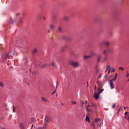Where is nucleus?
Returning a JSON list of instances; mask_svg holds the SVG:
<instances>
[{"label": "nucleus", "mask_w": 129, "mask_h": 129, "mask_svg": "<svg viewBox=\"0 0 129 129\" xmlns=\"http://www.w3.org/2000/svg\"><path fill=\"white\" fill-rule=\"evenodd\" d=\"M116 78H117V74H115V77L114 79H112V80H110V87L111 89H113L114 88V84H113V82L116 80Z\"/></svg>", "instance_id": "nucleus-1"}, {"label": "nucleus", "mask_w": 129, "mask_h": 129, "mask_svg": "<svg viewBox=\"0 0 129 129\" xmlns=\"http://www.w3.org/2000/svg\"><path fill=\"white\" fill-rule=\"evenodd\" d=\"M70 65H71V66H73V67H79L80 66V64L76 61H70L69 62Z\"/></svg>", "instance_id": "nucleus-2"}, {"label": "nucleus", "mask_w": 129, "mask_h": 129, "mask_svg": "<svg viewBox=\"0 0 129 129\" xmlns=\"http://www.w3.org/2000/svg\"><path fill=\"white\" fill-rule=\"evenodd\" d=\"M45 121L46 122H49V121H52V117L49 116H46L45 118Z\"/></svg>", "instance_id": "nucleus-3"}, {"label": "nucleus", "mask_w": 129, "mask_h": 129, "mask_svg": "<svg viewBox=\"0 0 129 129\" xmlns=\"http://www.w3.org/2000/svg\"><path fill=\"white\" fill-rule=\"evenodd\" d=\"M100 95V93H95L94 95V97L96 99V100H97L99 98V96Z\"/></svg>", "instance_id": "nucleus-4"}, {"label": "nucleus", "mask_w": 129, "mask_h": 129, "mask_svg": "<svg viewBox=\"0 0 129 129\" xmlns=\"http://www.w3.org/2000/svg\"><path fill=\"white\" fill-rule=\"evenodd\" d=\"M97 83L98 84L99 88H102V87H103V83L100 82L99 81H98L97 82Z\"/></svg>", "instance_id": "nucleus-5"}, {"label": "nucleus", "mask_w": 129, "mask_h": 129, "mask_svg": "<svg viewBox=\"0 0 129 129\" xmlns=\"http://www.w3.org/2000/svg\"><path fill=\"white\" fill-rule=\"evenodd\" d=\"M101 45H106V46H108L109 45V42H103L101 43Z\"/></svg>", "instance_id": "nucleus-6"}, {"label": "nucleus", "mask_w": 129, "mask_h": 129, "mask_svg": "<svg viewBox=\"0 0 129 129\" xmlns=\"http://www.w3.org/2000/svg\"><path fill=\"white\" fill-rule=\"evenodd\" d=\"M91 57H92V55H84L83 56V59H85V60H86V59H88L89 58H91Z\"/></svg>", "instance_id": "nucleus-7"}, {"label": "nucleus", "mask_w": 129, "mask_h": 129, "mask_svg": "<svg viewBox=\"0 0 129 129\" xmlns=\"http://www.w3.org/2000/svg\"><path fill=\"white\" fill-rule=\"evenodd\" d=\"M63 20L66 22H68V21H69V20H70V18L69 17L64 16V17H63Z\"/></svg>", "instance_id": "nucleus-8"}, {"label": "nucleus", "mask_w": 129, "mask_h": 129, "mask_svg": "<svg viewBox=\"0 0 129 129\" xmlns=\"http://www.w3.org/2000/svg\"><path fill=\"white\" fill-rule=\"evenodd\" d=\"M49 29H50L51 30H54V29H55V25H54L53 24H51L49 26Z\"/></svg>", "instance_id": "nucleus-9"}, {"label": "nucleus", "mask_w": 129, "mask_h": 129, "mask_svg": "<svg viewBox=\"0 0 129 129\" xmlns=\"http://www.w3.org/2000/svg\"><path fill=\"white\" fill-rule=\"evenodd\" d=\"M108 52H109V49H106L103 51V53L104 55H106Z\"/></svg>", "instance_id": "nucleus-10"}, {"label": "nucleus", "mask_w": 129, "mask_h": 129, "mask_svg": "<svg viewBox=\"0 0 129 129\" xmlns=\"http://www.w3.org/2000/svg\"><path fill=\"white\" fill-rule=\"evenodd\" d=\"M41 99H42V100H43V101H44V102H49V101L47 100L46 98H45L43 97H41Z\"/></svg>", "instance_id": "nucleus-11"}, {"label": "nucleus", "mask_w": 129, "mask_h": 129, "mask_svg": "<svg viewBox=\"0 0 129 129\" xmlns=\"http://www.w3.org/2000/svg\"><path fill=\"white\" fill-rule=\"evenodd\" d=\"M95 122H98L99 121H101V119L99 118H96L94 119Z\"/></svg>", "instance_id": "nucleus-12"}, {"label": "nucleus", "mask_w": 129, "mask_h": 129, "mask_svg": "<svg viewBox=\"0 0 129 129\" xmlns=\"http://www.w3.org/2000/svg\"><path fill=\"white\" fill-rule=\"evenodd\" d=\"M19 125L22 129L24 128V123H20Z\"/></svg>", "instance_id": "nucleus-13"}, {"label": "nucleus", "mask_w": 129, "mask_h": 129, "mask_svg": "<svg viewBox=\"0 0 129 129\" xmlns=\"http://www.w3.org/2000/svg\"><path fill=\"white\" fill-rule=\"evenodd\" d=\"M91 126H93V127L94 128V127H95V124H94V122H92L91 124Z\"/></svg>", "instance_id": "nucleus-14"}, {"label": "nucleus", "mask_w": 129, "mask_h": 129, "mask_svg": "<svg viewBox=\"0 0 129 129\" xmlns=\"http://www.w3.org/2000/svg\"><path fill=\"white\" fill-rule=\"evenodd\" d=\"M110 66H108L107 67L106 70V71H105V73H106V72H107V70H108V68H110Z\"/></svg>", "instance_id": "nucleus-15"}, {"label": "nucleus", "mask_w": 129, "mask_h": 129, "mask_svg": "<svg viewBox=\"0 0 129 129\" xmlns=\"http://www.w3.org/2000/svg\"><path fill=\"white\" fill-rule=\"evenodd\" d=\"M86 120L87 121H89L90 119H89V117H88V116H86Z\"/></svg>", "instance_id": "nucleus-16"}, {"label": "nucleus", "mask_w": 129, "mask_h": 129, "mask_svg": "<svg viewBox=\"0 0 129 129\" xmlns=\"http://www.w3.org/2000/svg\"><path fill=\"white\" fill-rule=\"evenodd\" d=\"M103 90H104V89H102L100 90L99 92H98V93H100H100H102V91H103Z\"/></svg>", "instance_id": "nucleus-17"}, {"label": "nucleus", "mask_w": 129, "mask_h": 129, "mask_svg": "<svg viewBox=\"0 0 129 129\" xmlns=\"http://www.w3.org/2000/svg\"><path fill=\"white\" fill-rule=\"evenodd\" d=\"M33 54H35V53H37V49H34L32 51Z\"/></svg>", "instance_id": "nucleus-18"}, {"label": "nucleus", "mask_w": 129, "mask_h": 129, "mask_svg": "<svg viewBox=\"0 0 129 129\" xmlns=\"http://www.w3.org/2000/svg\"><path fill=\"white\" fill-rule=\"evenodd\" d=\"M97 62H98V63L100 62V56L98 57Z\"/></svg>", "instance_id": "nucleus-19"}, {"label": "nucleus", "mask_w": 129, "mask_h": 129, "mask_svg": "<svg viewBox=\"0 0 129 129\" xmlns=\"http://www.w3.org/2000/svg\"><path fill=\"white\" fill-rule=\"evenodd\" d=\"M93 107H94L95 110H97V106H96V104H95V106H94Z\"/></svg>", "instance_id": "nucleus-20"}, {"label": "nucleus", "mask_w": 129, "mask_h": 129, "mask_svg": "<svg viewBox=\"0 0 129 129\" xmlns=\"http://www.w3.org/2000/svg\"><path fill=\"white\" fill-rule=\"evenodd\" d=\"M58 31L61 33L62 32V28L61 27L58 28Z\"/></svg>", "instance_id": "nucleus-21"}, {"label": "nucleus", "mask_w": 129, "mask_h": 129, "mask_svg": "<svg viewBox=\"0 0 129 129\" xmlns=\"http://www.w3.org/2000/svg\"><path fill=\"white\" fill-rule=\"evenodd\" d=\"M119 70H121L122 71H123V70H124V69L122 67H119Z\"/></svg>", "instance_id": "nucleus-22"}, {"label": "nucleus", "mask_w": 129, "mask_h": 129, "mask_svg": "<svg viewBox=\"0 0 129 129\" xmlns=\"http://www.w3.org/2000/svg\"><path fill=\"white\" fill-rule=\"evenodd\" d=\"M0 86H2V87H4V84L2 82H0Z\"/></svg>", "instance_id": "nucleus-23"}, {"label": "nucleus", "mask_w": 129, "mask_h": 129, "mask_svg": "<svg viewBox=\"0 0 129 129\" xmlns=\"http://www.w3.org/2000/svg\"><path fill=\"white\" fill-rule=\"evenodd\" d=\"M102 75V74H100L98 76V79H99V78H101Z\"/></svg>", "instance_id": "nucleus-24"}, {"label": "nucleus", "mask_w": 129, "mask_h": 129, "mask_svg": "<svg viewBox=\"0 0 129 129\" xmlns=\"http://www.w3.org/2000/svg\"><path fill=\"white\" fill-rule=\"evenodd\" d=\"M8 57H9V54H5V59H7Z\"/></svg>", "instance_id": "nucleus-25"}, {"label": "nucleus", "mask_w": 129, "mask_h": 129, "mask_svg": "<svg viewBox=\"0 0 129 129\" xmlns=\"http://www.w3.org/2000/svg\"><path fill=\"white\" fill-rule=\"evenodd\" d=\"M50 66H55V63H54V62L51 63L50 64Z\"/></svg>", "instance_id": "nucleus-26"}, {"label": "nucleus", "mask_w": 129, "mask_h": 129, "mask_svg": "<svg viewBox=\"0 0 129 129\" xmlns=\"http://www.w3.org/2000/svg\"><path fill=\"white\" fill-rule=\"evenodd\" d=\"M112 70L111 71V72L113 73L114 72V71H115V70L113 68H112Z\"/></svg>", "instance_id": "nucleus-27"}, {"label": "nucleus", "mask_w": 129, "mask_h": 129, "mask_svg": "<svg viewBox=\"0 0 129 129\" xmlns=\"http://www.w3.org/2000/svg\"><path fill=\"white\" fill-rule=\"evenodd\" d=\"M88 111H89V112H92V110H91V108H89Z\"/></svg>", "instance_id": "nucleus-28"}, {"label": "nucleus", "mask_w": 129, "mask_h": 129, "mask_svg": "<svg viewBox=\"0 0 129 129\" xmlns=\"http://www.w3.org/2000/svg\"><path fill=\"white\" fill-rule=\"evenodd\" d=\"M58 88V82H56V85L55 87V89H57V88Z\"/></svg>", "instance_id": "nucleus-29"}, {"label": "nucleus", "mask_w": 129, "mask_h": 129, "mask_svg": "<svg viewBox=\"0 0 129 129\" xmlns=\"http://www.w3.org/2000/svg\"><path fill=\"white\" fill-rule=\"evenodd\" d=\"M94 106H95V104L93 103H92V106L91 107H93Z\"/></svg>", "instance_id": "nucleus-30"}, {"label": "nucleus", "mask_w": 129, "mask_h": 129, "mask_svg": "<svg viewBox=\"0 0 129 129\" xmlns=\"http://www.w3.org/2000/svg\"><path fill=\"white\" fill-rule=\"evenodd\" d=\"M13 112H15V106L14 105H13Z\"/></svg>", "instance_id": "nucleus-31"}, {"label": "nucleus", "mask_w": 129, "mask_h": 129, "mask_svg": "<svg viewBox=\"0 0 129 129\" xmlns=\"http://www.w3.org/2000/svg\"><path fill=\"white\" fill-rule=\"evenodd\" d=\"M112 108H115V104L114 103L112 105Z\"/></svg>", "instance_id": "nucleus-32"}, {"label": "nucleus", "mask_w": 129, "mask_h": 129, "mask_svg": "<svg viewBox=\"0 0 129 129\" xmlns=\"http://www.w3.org/2000/svg\"><path fill=\"white\" fill-rule=\"evenodd\" d=\"M103 124V122H101L100 124V127H101V126Z\"/></svg>", "instance_id": "nucleus-33"}, {"label": "nucleus", "mask_w": 129, "mask_h": 129, "mask_svg": "<svg viewBox=\"0 0 129 129\" xmlns=\"http://www.w3.org/2000/svg\"><path fill=\"white\" fill-rule=\"evenodd\" d=\"M72 103H73V104L75 105V104H76V102L73 101V102H72Z\"/></svg>", "instance_id": "nucleus-34"}, {"label": "nucleus", "mask_w": 129, "mask_h": 129, "mask_svg": "<svg viewBox=\"0 0 129 129\" xmlns=\"http://www.w3.org/2000/svg\"><path fill=\"white\" fill-rule=\"evenodd\" d=\"M45 126H47V123H45V124H44V128H46V127H45Z\"/></svg>", "instance_id": "nucleus-35"}, {"label": "nucleus", "mask_w": 129, "mask_h": 129, "mask_svg": "<svg viewBox=\"0 0 129 129\" xmlns=\"http://www.w3.org/2000/svg\"><path fill=\"white\" fill-rule=\"evenodd\" d=\"M56 93V90L54 91V92H53L52 93H51V94H54V93Z\"/></svg>", "instance_id": "nucleus-36"}, {"label": "nucleus", "mask_w": 129, "mask_h": 129, "mask_svg": "<svg viewBox=\"0 0 129 129\" xmlns=\"http://www.w3.org/2000/svg\"><path fill=\"white\" fill-rule=\"evenodd\" d=\"M120 110H122V107H120V108H119V111Z\"/></svg>", "instance_id": "nucleus-37"}, {"label": "nucleus", "mask_w": 129, "mask_h": 129, "mask_svg": "<svg viewBox=\"0 0 129 129\" xmlns=\"http://www.w3.org/2000/svg\"><path fill=\"white\" fill-rule=\"evenodd\" d=\"M81 103H82L83 104H84L85 103H84V101H81Z\"/></svg>", "instance_id": "nucleus-38"}, {"label": "nucleus", "mask_w": 129, "mask_h": 129, "mask_svg": "<svg viewBox=\"0 0 129 129\" xmlns=\"http://www.w3.org/2000/svg\"><path fill=\"white\" fill-rule=\"evenodd\" d=\"M110 73V69H109V70L108 71V74H109Z\"/></svg>", "instance_id": "nucleus-39"}, {"label": "nucleus", "mask_w": 129, "mask_h": 129, "mask_svg": "<svg viewBox=\"0 0 129 129\" xmlns=\"http://www.w3.org/2000/svg\"><path fill=\"white\" fill-rule=\"evenodd\" d=\"M124 107V110H125V109H126V108H128V107Z\"/></svg>", "instance_id": "nucleus-40"}, {"label": "nucleus", "mask_w": 129, "mask_h": 129, "mask_svg": "<svg viewBox=\"0 0 129 129\" xmlns=\"http://www.w3.org/2000/svg\"><path fill=\"white\" fill-rule=\"evenodd\" d=\"M36 129H43V127H39V128H37Z\"/></svg>", "instance_id": "nucleus-41"}, {"label": "nucleus", "mask_w": 129, "mask_h": 129, "mask_svg": "<svg viewBox=\"0 0 129 129\" xmlns=\"http://www.w3.org/2000/svg\"><path fill=\"white\" fill-rule=\"evenodd\" d=\"M128 76H129V73L127 74L126 75V77H128Z\"/></svg>", "instance_id": "nucleus-42"}, {"label": "nucleus", "mask_w": 129, "mask_h": 129, "mask_svg": "<svg viewBox=\"0 0 129 129\" xmlns=\"http://www.w3.org/2000/svg\"><path fill=\"white\" fill-rule=\"evenodd\" d=\"M89 106H90V105H87V107H89Z\"/></svg>", "instance_id": "nucleus-43"}, {"label": "nucleus", "mask_w": 129, "mask_h": 129, "mask_svg": "<svg viewBox=\"0 0 129 129\" xmlns=\"http://www.w3.org/2000/svg\"><path fill=\"white\" fill-rule=\"evenodd\" d=\"M106 77H107V75H105L104 78H106Z\"/></svg>", "instance_id": "nucleus-44"}, {"label": "nucleus", "mask_w": 129, "mask_h": 129, "mask_svg": "<svg viewBox=\"0 0 129 129\" xmlns=\"http://www.w3.org/2000/svg\"><path fill=\"white\" fill-rule=\"evenodd\" d=\"M85 104H87V101H85Z\"/></svg>", "instance_id": "nucleus-45"}, {"label": "nucleus", "mask_w": 129, "mask_h": 129, "mask_svg": "<svg viewBox=\"0 0 129 129\" xmlns=\"http://www.w3.org/2000/svg\"><path fill=\"white\" fill-rule=\"evenodd\" d=\"M43 20L45 21L46 20V18L45 17L43 18Z\"/></svg>", "instance_id": "nucleus-46"}, {"label": "nucleus", "mask_w": 129, "mask_h": 129, "mask_svg": "<svg viewBox=\"0 0 129 129\" xmlns=\"http://www.w3.org/2000/svg\"><path fill=\"white\" fill-rule=\"evenodd\" d=\"M88 82H87V87H88Z\"/></svg>", "instance_id": "nucleus-47"}, {"label": "nucleus", "mask_w": 129, "mask_h": 129, "mask_svg": "<svg viewBox=\"0 0 129 129\" xmlns=\"http://www.w3.org/2000/svg\"><path fill=\"white\" fill-rule=\"evenodd\" d=\"M88 109H89V108H88V107H87V110H88Z\"/></svg>", "instance_id": "nucleus-48"}, {"label": "nucleus", "mask_w": 129, "mask_h": 129, "mask_svg": "<svg viewBox=\"0 0 129 129\" xmlns=\"http://www.w3.org/2000/svg\"><path fill=\"white\" fill-rule=\"evenodd\" d=\"M10 24H13V23H12V22H10Z\"/></svg>", "instance_id": "nucleus-49"}, {"label": "nucleus", "mask_w": 129, "mask_h": 129, "mask_svg": "<svg viewBox=\"0 0 129 129\" xmlns=\"http://www.w3.org/2000/svg\"><path fill=\"white\" fill-rule=\"evenodd\" d=\"M95 89H96V86H95Z\"/></svg>", "instance_id": "nucleus-50"}, {"label": "nucleus", "mask_w": 129, "mask_h": 129, "mask_svg": "<svg viewBox=\"0 0 129 129\" xmlns=\"http://www.w3.org/2000/svg\"><path fill=\"white\" fill-rule=\"evenodd\" d=\"M82 107H83V105H82Z\"/></svg>", "instance_id": "nucleus-51"}, {"label": "nucleus", "mask_w": 129, "mask_h": 129, "mask_svg": "<svg viewBox=\"0 0 129 129\" xmlns=\"http://www.w3.org/2000/svg\"><path fill=\"white\" fill-rule=\"evenodd\" d=\"M2 129H5V128H3V127H2Z\"/></svg>", "instance_id": "nucleus-52"}, {"label": "nucleus", "mask_w": 129, "mask_h": 129, "mask_svg": "<svg viewBox=\"0 0 129 129\" xmlns=\"http://www.w3.org/2000/svg\"><path fill=\"white\" fill-rule=\"evenodd\" d=\"M29 71H31V69H29Z\"/></svg>", "instance_id": "nucleus-53"}, {"label": "nucleus", "mask_w": 129, "mask_h": 129, "mask_svg": "<svg viewBox=\"0 0 129 129\" xmlns=\"http://www.w3.org/2000/svg\"><path fill=\"white\" fill-rule=\"evenodd\" d=\"M31 127H33V125H32V126H31Z\"/></svg>", "instance_id": "nucleus-54"}]
</instances>
